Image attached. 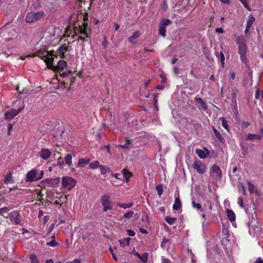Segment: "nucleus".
Instances as JSON below:
<instances>
[{
    "label": "nucleus",
    "mask_w": 263,
    "mask_h": 263,
    "mask_svg": "<svg viewBox=\"0 0 263 263\" xmlns=\"http://www.w3.org/2000/svg\"><path fill=\"white\" fill-rule=\"evenodd\" d=\"M87 20V16H85L83 18L84 22L82 25L74 28L72 37L73 39L78 36V40H81L83 42H88L90 40L89 35L91 33V30L88 27V24L85 22Z\"/></svg>",
    "instance_id": "f257e3e1"
},
{
    "label": "nucleus",
    "mask_w": 263,
    "mask_h": 263,
    "mask_svg": "<svg viewBox=\"0 0 263 263\" xmlns=\"http://www.w3.org/2000/svg\"><path fill=\"white\" fill-rule=\"evenodd\" d=\"M235 37H236V43L238 46V52L240 55V59L245 66L247 67L248 69L250 70L249 62L246 55L248 47L246 43L245 39L242 36H237L236 35H235ZM250 72H251V71H250Z\"/></svg>",
    "instance_id": "f03ea898"
},
{
    "label": "nucleus",
    "mask_w": 263,
    "mask_h": 263,
    "mask_svg": "<svg viewBox=\"0 0 263 263\" xmlns=\"http://www.w3.org/2000/svg\"><path fill=\"white\" fill-rule=\"evenodd\" d=\"M39 57L46 63L48 66L49 62L53 61L54 58H57V55L54 54V51L53 50L47 51L44 47L40 50H36L32 55H28L27 57Z\"/></svg>",
    "instance_id": "7ed1b4c3"
},
{
    "label": "nucleus",
    "mask_w": 263,
    "mask_h": 263,
    "mask_svg": "<svg viewBox=\"0 0 263 263\" xmlns=\"http://www.w3.org/2000/svg\"><path fill=\"white\" fill-rule=\"evenodd\" d=\"M19 32L17 28H13L12 27L6 28L0 33V37L4 39L5 41L8 42L11 40L15 39L18 35Z\"/></svg>",
    "instance_id": "20e7f679"
},
{
    "label": "nucleus",
    "mask_w": 263,
    "mask_h": 263,
    "mask_svg": "<svg viewBox=\"0 0 263 263\" xmlns=\"http://www.w3.org/2000/svg\"><path fill=\"white\" fill-rule=\"evenodd\" d=\"M45 16V14L43 11L37 12H29L27 14L26 17V22L28 23H31L37 22Z\"/></svg>",
    "instance_id": "39448f33"
},
{
    "label": "nucleus",
    "mask_w": 263,
    "mask_h": 263,
    "mask_svg": "<svg viewBox=\"0 0 263 263\" xmlns=\"http://www.w3.org/2000/svg\"><path fill=\"white\" fill-rule=\"evenodd\" d=\"M53 61L49 62L47 67L48 68L57 72L59 70H63L67 66V63L64 60H60L57 65H53Z\"/></svg>",
    "instance_id": "423d86ee"
},
{
    "label": "nucleus",
    "mask_w": 263,
    "mask_h": 263,
    "mask_svg": "<svg viewBox=\"0 0 263 263\" xmlns=\"http://www.w3.org/2000/svg\"><path fill=\"white\" fill-rule=\"evenodd\" d=\"M193 167L197 172L203 174L206 171V165L200 160L196 159L194 161Z\"/></svg>",
    "instance_id": "0eeeda50"
},
{
    "label": "nucleus",
    "mask_w": 263,
    "mask_h": 263,
    "mask_svg": "<svg viewBox=\"0 0 263 263\" xmlns=\"http://www.w3.org/2000/svg\"><path fill=\"white\" fill-rule=\"evenodd\" d=\"M109 196L106 194L102 196L101 198V202L103 206V211L106 212L108 210H111V201L109 200Z\"/></svg>",
    "instance_id": "6e6552de"
},
{
    "label": "nucleus",
    "mask_w": 263,
    "mask_h": 263,
    "mask_svg": "<svg viewBox=\"0 0 263 263\" xmlns=\"http://www.w3.org/2000/svg\"><path fill=\"white\" fill-rule=\"evenodd\" d=\"M37 171L36 169H32L28 171L26 175V182H33L40 180L37 178Z\"/></svg>",
    "instance_id": "1a4fd4ad"
},
{
    "label": "nucleus",
    "mask_w": 263,
    "mask_h": 263,
    "mask_svg": "<svg viewBox=\"0 0 263 263\" xmlns=\"http://www.w3.org/2000/svg\"><path fill=\"white\" fill-rule=\"evenodd\" d=\"M76 184V181L72 177H64L62 178V185L69 190L72 189Z\"/></svg>",
    "instance_id": "9d476101"
},
{
    "label": "nucleus",
    "mask_w": 263,
    "mask_h": 263,
    "mask_svg": "<svg viewBox=\"0 0 263 263\" xmlns=\"http://www.w3.org/2000/svg\"><path fill=\"white\" fill-rule=\"evenodd\" d=\"M211 173L212 176H214L218 180H220L222 178V171L220 167L216 164L213 165L211 170Z\"/></svg>",
    "instance_id": "9b49d317"
},
{
    "label": "nucleus",
    "mask_w": 263,
    "mask_h": 263,
    "mask_svg": "<svg viewBox=\"0 0 263 263\" xmlns=\"http://www.w3.org/2000/svg\"><path fill=\"white\" fill-rule=\"evenodd\" d=\"M9 217L10 220L16 225H21V216L19 212L15 211L9 214Z\"/></svg>",
    "instance_id": "f8f14e48"
},
{
    "label": "nucleus",
    "mask_w": 263,
    "mask_h": 263,
    "mask_svg": "<svg viewBox=\"0 0 263 263\" xmlns=\"http://www.w3.org/2000/svg\"><path fill=\"white\" fill-rule=\"evenodd\" d=\"M22 110V108L20 107L18 109H12L7 111L5 114V118L7 119L11 120L14 117L17 116Z\"/></svg>",
    "instance_id": "ddd939ff"
},
{
    "label": "nucleus",
    "mask_w": 263,
    "mask_h": 263,
    "mask_svg": "<svg viewBox=\"0 0 263 263\" xmlns=\"http://www.w3.org/2000/svg\"><path fill=\"white\" fill-rule=\"evenodd\" d=\"M68 47L66 44H63L58 48L57 53L54 52V54H57V57L59 56L60 58L64 59L65 58L64 52L68 51Z\"/></svg>",
    "instance_id": "4468645a"
},
{
    "label": "nucleus",
    "mask_w": 263,
    "mask_h": 263,
    "mask_svg": "<svg viewBox=\"0 0 263 263\" xmlns=\"http://www.w3.org/2000/svg\"><path fill=\"white\" fill-rule=\"evenodd\" d=\"M194 101H195L196 104L199 109H202L204 110H206L208 109L206 104L201 98L196 97L194 98Z\"/></svg>",
    "instance_id": "2eb2a0df"
},
{
    "label": "nucleus",
    "mask_w": 263,
    "mask_h": 263,
    "mask_svg": "<svg viewBox=\"0 0 263 263\" xmlns=\"http://www.w3.org/2000/svg\"><path fill=\"white\" fill-rule=\"evenodd\" d=\"M248 190L250 194H255V195L259 196L260 193L257 189L256 186L252 184L250 181H247Z\"/></svg>",
    "instance_id": "dca6fc26"
},
{
    "label": "nucleus",
    "mask_w": 263,
    "mask_h": 263,
    "mask_svg": "<svg viewBox=\"0 0 263 263\" xmlns=\"http://www.w3.org/2000/svg\"><path fill=\"white\" fill-rule=\"evenodd\" d=\"M39 155L43 159L47 160L51 156V152L48 148H43L41 149Z\"/></svg>",
    "instance_id": "f3484780"
},
{
    "label": "nucleus",
    "mask_w": 263,
    "mask_h": 263,
    "mask_svg": "<svg viewBox=\"0 0 263 263\" xmlns=\"http://www.w3.org/2000/svg\"><path fill=\"white\" fill-rule=\"evenodd\" d=\"M59 195V197L56 196L55 198H58V199H55L54 197L50 198L49 197H48V198L50 199L49 201L51 203L53 204H61V203L64 201L65 199H66V197H63L62 195H60L58 194Z\"/></svg>",
    "instance_id": "a211bd4d"
},
{
    "label": "nucleus",
    "mask_w": 263,
    "mask_h": 263,
    "mask_svg": "<svg viewBox=\"0 0 263 263\" xmlns=\"http://www.w3.org/2000/svg\"><path fill=\"white\" fill-rule=\"evenodd\" d=\"M262 136L259 134H248L245 140L247 141H254V140H258L260 141L262 139Z\"/></svg>",
    "instance_id": "6ab92c4d"
},
{
    "label": "nucleus",
    "mask_w": 263,
    "mask_h": 263,
    "mask_svg": "<svg viewBox=\"0 0 263 263\" xmlns=\"http://www.w3.org/2000/svg\"><path fill=\"white\" fill-rule=\"evenodd\" d=\"M171 244L172 242L171 241L170 239L166 238L165 237H163L160 246L161 248L165 249L166 248H170L171 247Z\"/></svg>",
    "instance_id": "aec40b11"
},
{
    "label": "nucleus",
    "mask_w": 263,
    "mask_h": 263,
    "mask_svg": "<svg viewBox=\"0 0 263 263\" xmlns=\"http://www.w3.org/2000/svg\"><path fill=\"white\" fill-rule=\"evenodd\" d=\"M140 33L139 31H135L131 36H129L127 39V41L129 43L134 44L136 42L135 40L137 39L140 36Z\"/></svg>",
    "instance_id": "412c9836"
},
{
    "label": "nucleus",
    "mask_w": 263,
    "mask_h": 263,
    "mask_svg": "<svg viewBox=\"0 0 263 263\" xmlns=\"http://www.w3.org/2000/svg\"><path fill=\"white\" fill-rule=\"evenodd\" d=\"M212 129L216 138L222 143H224L226 142V140L222 136L220 132L218 131L214 126L212 127Z\"/></svg>",
    "instance_id": "4be33fe9"
},
{
    "label": "nucleus",
    "mask_w": 263,
    "mask_h": 263,
    "mask_svg": "<svg viewBox=\"0 0 263 263\" xmlns=\"http://www.w3.org/2000/svg\"><path fill=\"white\" fill-rule=\"evenodd\" d=\"M181 206V203L180 197H177L175 198V202L173 205V209L174 210L178 211Z\"/></svg>",
    "instance_id": "5701e85b"
},
{
    "label": "nucleus",
    "mask_w": 263,
    "mask_h": 263,
    "mask_svg": "<svg viewBox=\"0 0 263 263\" xmlns=\"http://www.w3.org/2000/svg\"><path fill=\"white\" fill-rule=\"evenodd\" d=\"M227 215L228 218L231 222H233L235 220V214L232 210L228 209L227 210Z\"/></svg>",
    "instance_id": "b1692460"
},
{
    "label": "nucleus",
    "mask_w": 263,
    "mask_h": 263,
    "mask_svg": "<svg viewBox=\"0 0 263 263\" xmlns=\"http://www.w3.org/2000/svg\"><path fill=\"white\" fill-rule=\"evenodd\" d=\"M122 172L126 182H128L130 178L132 176V173L128 171V170L126 168H124Z\"/></svg>",
    "instance_id": "393cba45"
},
{
    "label": "nucleus",
    "mask_w": 263,
    "mask_h": 263,
    "mask_svg": "<svg viewBox=\"0 0 263 263\" xmlns=\"http://www.w3.org/2000/svg\"><path fill=\"white\" fill-rule=\"evenodd\" d=\"M195 153L201 159L206 158L208 155V154H206L203 150L198 148L196 149Z\"/></svg>",
    "instance_id": "a878e982"
},
{
    "label": "nucleus",
    "mask_w": 263,
    "mask_h": 263,
    "mask_svg": "<svg viewBox=\"0 0 263 263\" xmlns=\"http://www.w3.org/2000/svg\"><path fill=\"white\" fill-rule=\"evenodd\" d=\"M10 209L7 206H4L0 209V215L3 216L4 218H8V212Z\"/></svg>",
    "instance_id": "bb28decb"
},
{
    "label": "nucleus",
    "mask_w": 263,
    "mask_h": 263,
    "mask_svg": "<svg viewBox=\"0 0 263 263\" xmlns=\"http://www.w3.org/2000/svg\"><path fill=\"white\" fill-rule=\"evenodd\" d=\"M220 120L221 121V125L222 127L228 133H230V127L228 124V121L224 117L220 118Z\"/></svg>",
    "instance_id": "cd10ccee"
},
{
    "label": "nucleus",
    "mask_w": 263,
    "mask_h": 263,
    "mask_svg": "<svg viewBox=\"0 0 263 263\" xmlns=\"http://www.w3.org/2000/svg\"><path fill=\"white\" fill-rule=\"evenodd\" d=\"M89 160V159L80 158L79 159L77 165L78 167H84L86 165H87L88 163Z\"/></svg>",
    "instance_id": "c85d7f7f"
},
{
    "label": "nucleus",
    "mask_w": 263,
    "mask_h": 263,
    "mask_svg": "<svg viewBox=\"0 0 263 263\" xmlns=\"http://www.w3.org/2000/svg\"><path fill=\"white\" fill-rule=\"evenodd\" d=\"M238 92V91L237 89L236 88H233L232 89V92H231L232 101L233 103H234L235 104H236V103H237L236 96H237Z\"/></svg>",
    "instance_id": "c756f323"
},
{
    "label": "nucleus",
    "mask_w": 263,
    "mask_h": 263,
    "mask_svg": "<svg viewBox=\"0 0 263 263\" xmlns=\"http://www.w3.org/2000/svg\"><path fill=\"white\" fill-rule=\"evenodd\" d=\"M255 20V17L252 15H250L247 18L246 26L251 28Z\"/></svg>",
    "instance_id": "7c9ffc66"
},
{
    "label": "nucleus",
    "mask_w": 263,
    "mask_h": 263,
    "mask_svg": "<svg viewBox=\"0 0 263 263\" xmlns=\"http://www.w3.org/2000/svg\"><path fill=\"white\" fill-rule=\"evenodd\" d=\"M215 55L216 57L220 60L222 66L223 67L224 64V60H225V57L224 55V54L222 52H220V53H219L218 52H215Z\"/></svg>",
    "instance_id": "2f4dec72"
},
{
    "label": "nucleus",
    "mask_w": 263,
    "mask_h": 263,
    "mask_svg": "<svg viewBox=\"0 0 263 263\" xmlns=\"http://www.w3.org/2000/svg\"><path fill=\"white\" fill-rule=\"evenodd\" d=\"M192 205L194 209H197L198 211H202L203 209L202 208V206L200 203H196L194 200V199H192Z\"/></svg>",
    "instance_id": "473e14b6"
},
{
    "label": "nucleus",
    "mask_w": 263,
    "mask_h": 263,
    "mask_svg": "<svg viewBox=\"0 0 263 263\" xmlns=\"http://www.w3.org/2000/svg\"><path fill=\"white\" fill-rule=\"evenodd\" d=\"M72 155L70 154H67L65 157V162L68 166L72 165Z\"/></svg>",
    "instance_id": "72a5a7b5"
},
{
    "label": "nucleus",
    "mask_w": 263,
    "mask_h": 263,
    "mask_svg": "<svg viewBox=\"0 0 263 263\" xmlns=\"http://www.w3.org/2000/svg\"><path fill=\"white\" fill-rule=\"evenodd\" d=\"M117 205L123 209L130 208L133 206V203L130 202L128 203H122L120 202H118L117 203Z\"/></svg>",
    "instance_id": "f704fd0d"
},
{
    "label": "nucleus",
    "mask_w": 263,
    "mask_h": 263,
    "mask_svg": "<svg viewBox=\"0 0 263 263\" xmlns=\"http://www.w3.org/2000/svg\"><path fill=\"white\" fill-rule=\"evenodd\" d=\"M165 220L169 224L172 225L174 224L175 222L176 221L177 218L175 217L174 218L170 216H166L165 218Z\"/></svg>",
    "instance_id": "c9c22d12"
},
{
    "label": "nucleus",
    "mask_w": 263,
    "mask_h": 263,
    "mask_svg": "<svg viewBox=\"0 0 263 263\" xmlns=\"http://www.w3.org/2000/svg\"><path fill=\"white\" fill-rule=\"evenodd\" d=\"M171 22H172L168 18H164L161 20L159 25L165 27L166 26L171 24Z\"/></svg>",
    "instance_id": "e433bc0d"
},
{
    "label": "nucleus",
    "mask_w": 263,
    "mask_h": 263,
    "mask_svg": "<svg viewBox=\"0 0 263 263\" xmlns=\"http://www.w3.org/2000/svg\"><path fill=\"white\" fill-rule=\"evenodd\" d=\"M166 31L165 27L159 25V34L163 37H165Z\"/></svg>",
    "instance_id": "4c0bfd02"
},
{
    "label": "nucleus",
    "mask_w": 263,
    "mask_h": 263,
    "mask_svg": "<svg viewBox=\"0 0 263 263\" xmlns=\"http://www.w3.org/2000/svg\"><path fill=\"white\" fill-rule=\"evenodd\" d=\"M101 165L100 164V163L98 161H95L89 163V167L91 169H96L98 167L100 168Z\"/></svg>",
    "instance_id": "58836bf2"
},
{
    "label": "nucleus",
    "mask_w": 263,
    "mask_h": 263,
    "mask_svg": "<svg viewBox=\"0 0 263 263\" xmlns=\"http://www.w3.org/2000/svg\"><path fill=\"white\" fill-rule=\"evenodd\" d=\"M130 240V238L127 237L126 239H123V240H119V242L121 246H124L125 245H127V246L129 245Z\"/></svg>",
    "instance_id": "ea45409f"
},
{
    "label": "nucleus",
    "mask_w": 263,
    "mask_h": 263,
    "mask_svg": "<svg viewBox=\"0 0 263 263\" xmlns=\"http://www.w3.org/2000/svg\"><path fill=\"white\" fill-rule=\"evenodd\" d=\"M156 190L157 191V194L159 196H161L163 191V186L162 184H159L156 186Z\"/></svg>",
    "instance_id": "a19ab883"
},
{
    "label": "nucleus",
    "mask_w": 263,
    "mask_h": 263,
    "mask_svg": "<svg viewBox=\"0 0 263 263\" xmlns=\"http://www.w3.org/2000/svg\"><path fill=\"white\" fill-rule=\"evenodd\" d=\"M31 263H39V260L36 256L34 254H31L30 256Z\"/></svg>",
    "instance_id": "79ce46f5"
},
{
    "label": "nucleus",
    "mask_w": 263,
    "mask_h": 263,
    "mask_svg": "<svg viewBox=\"0 0 263 263\" xmlns=\"http://www.w3.org/2000/svg\"><path fill=\"white\" fill-rule=\"evenodd\" d=\"M12 180V175L11 173H9L7 176L5 177L4 179V183L5 184H8L11 182V180Z\"/></svg>",
    "instance_id": "37998d69"
},
{
    "label": "nucleus",
    "mask_w": 263,
    "mask_h": 263,
    "mask_svg": "<svg viewBox=\"0 0 263 263\" xmlns=\"http://www.w3.org/2000/svg\"><path fill=\"white\" fill-rule=\"evenodd\" d=\"M47 245L55 247L59 245V243L54 239H51L49 242H47Z\"/></svg>",
    "instance_id": "c03bdc74"
},
{
    "label": "nucleus",
    "mask_w": 263,
    "mask_h": 263,
    "mask_svg": "<svg viewBox=\"0 0 263 263\" xmlns=\"http://www.w3.org/2000/svg\"><path fill=\"white\" fill-rule=\"evenodd\" d=\"M132 144L131 141L127 138H125V144L123 145H120L119 146L123 148H128L129 145Z\"/></svg>",
    "instance_id": "a18cd8bd"
},
{
    "label": "nucleus",
    "mask_w": 263,
    "mask_h": 263,
    "mask_svg": "<svg viewBox=\"0 0 263 263\" xmlns=\"http://www.w3.org/2000/svg\"><path fill=\"white\" fill-rule=\"evenodd\" d=\"M134 215V212L132 211H129L124 214V217L125 218L128 219V218L133 217Z\"/></svg>",
    "instance_id": "49530a36"
},
{
    "label": "nucleus",
    "mask_w": 263,
    "mask_h": 263,
    "mask_svg": "<svg viewBox=\"0 0 263 263\" xmlns=\"http://www.w3.org/2000/svg\"><path fill=\"white\" fill-rule=\"evenodd\" d=\"M140 259L144 263H146L147 261V254L146 253L141 255V257Z\"/></svg>",
    "instance_id": "de8ad7c7"
},
{
    "label": "nucleus",
    "mask_w": 263,
    "mask_h": 263,
    "mask_svg": "<svg viewBox=\"0 0 263 263\" xmlns=\"http://www.w3.org/2000/svg\"><path fill=\"white\" fill-rule=\"evenodd\" d=\"M240 2L243 4V6L247 8L249 11H251L248 4V0H239Z\"/></svg>",
    "instance_id": "09e8293b"
},
{
    "label": "nucleus",
    "mask_w": 263,
    "mask_h": 263,
    "mask_svg": "<svg viewBox=\"0 0 263 263\" xmlns=\"http://www.w3.org/2000/svg\"><path fill=\"white\" fill-rule=\"evenodd\" d=\"M100 172L101 174L104 175L107 172V167L104 166L103 165H101L100 166Z\"/></svg>",
    "instance_id": "8fccbe9b"
},
{
    "label": "nucleus",
    "mask_w": 263,
    "mask_h": 263,
    "mask_svg": "<svg viewBox=\"0 0 263 263\" xmlns=\"http://www.w3.org/2000/svg\"><path fill=\"white\" fill-rule=\"evenodd\" d=\"M69 73L72 74L71 71L69 70L67 71H64V72H62V73H60L59 74H60V76L62 77L65 78L66 77H68Z\"/></svg>",
    "instance_id": "3c124183"
},
{
    "label": "nucleus",
    "mask_w": 263,
    "mask_h": 263,
    "mask_svg": "<svg viewBox=\"0 0 263 263\" xmlns=\"http://www.w3.org/2000/svg\"><path fill=\"white\" fill-rule=\"evenodd\" d=\"M243 201V198L242 197H238V199H237V203L239 204V205L240 206V207H241V208H244Z\"/></svg>",
    "instance_id": "603ef678"
},
{
    "label": "nucleus",
    "mask_w": 263,
    "mask_h": 263,
    "mask_svg": "<svg viewBox=\"0 0 263 263\" xmlns=\"http://www.w3.org/2000/svg\"><path fill=\"white\" fill-rule=\"evenodd\" d=\"M250 123L248 121H242L241 123L242 128L246 129L250 125Z\"/></svg>",
    "instance_id": "864d4df0"
},
{
    "label": "nucleus",
    "mask_w": 263,
    "mask_h": 263,
    "mask_svg": "<svg viewBox=\"0 0 263 263\" xmlns=\"http://www.w3.org/2000/svg\"><path fill=\"white\" fill-rule=\"evenodd\" d=\"M109 250L110 253L111 254L112 258H114V259L116 261H117L118 259H117L116 255L114 253L113 249H112V248L111 247H109Z\"/></svg>",
    "instance_id": "5fc2aeb1"
},
{
    "label": "nucleus",
    "mask_w": 263,
    "mask_h": 263,
    "mask_svg": "<svg viewBox=\"0 0 263 263\" xmlns=\"http://www.w3.org/2000/svg\"><path fill=\"white\" fill-rule=\"evenodd\" d=\"M102 44L103 46V48L105 49L108 46V42L105 36L104 37V41L102 42Z\"/></svg>",
    "instance_id": "6e6d98bb"
},
{
    "label": "nucleus",
    "mask_w": 263,
    "mask_h": 263,
    "mask_svg": "<svg viewBox=\"0 0 263 263\" xmlns=\"http://www.w3.org/2000/svg\"><path fill=\"white\" fill-rule=\"evenodd\" d=\"M153 101H154V105H155V106L156 108H157V102H158V97L157 95H154V99H153Z\"/></svg>",
    "instance_id": "4d7b16f0"
},
{
    "label": "nucleus",
    "mask_w": 263,
    "mask_h": 263,
    "mask_svg": "<svg viewBox=\"0 0 263 263\" xmlns=\"http://www.w3.org/2000/svg\"><path fill=\"white\" fill-rule=\"evenodd\" d=\"M127 232L130 236H134L135 235V232L132 230H127Z\"/></svg>",
    "instance_id": "13d9d810"
},
{
    "label": "nucleus",
    "mask_w": 263,
    "mask_h": 263,
    "mask_svg": "<svg viewBox=\"0 0 263 263\" xmlns=\"http://www.w3.org/2000/svg\"><path fill=\"white\" fill-rule=\"evenodd\" d=\"M162 263H171L170 260L167 258H164L163 256L161 257Z\"/></svg>",
    "instance_id": "bf43d9fd"
},
{
    "label": "nucleus",
    "mask_w": 263,
    "mask_h": 263,
    "mask_svg": "<svg viewBox=\"0 0 263 263\" xmlns=\"http://www.w3.org/2000/svg\"><path fill=\"white\" fill-rule=\"evenodd\" d=\"M76 80V77H73V76H71L70 77V85H72L75 82Z\"/></svg>",
    "instance_id": "052dcab7"
},
{
    "label": "nucleus",
    "mask_w": 263,
    "mask_h": 263,
    "mask_svg": "<svg viewBox=\"0 0 263 263\" xmlns=\"http://www.w3.org/2000/svg\"><path fill=\"white\" fill-rule=\"evenodd\" d=\"M139 231L142 234H148L147 231L144 228H140L139 229Z\"/></svg>",
    "instance_id": "680f3d73"
},
{
    "label": "nucleus",
    "mask_w": 263,
    "mask_h": 263,
    "mask_svg": "<svg viewBox=\"0 0 263 263\" xmlns=\"http://www.w3.org/2000/svg\"><path fill=\"white\" fill-rule=\"evenodd\" d=\"M12 128H13L12 124L11 123H9L8 125V133L9 135H10V131L12 129Z\"/></svg>",
    "instance_id": "e2e57ef3"
},
{
    "label": "nucleus",
    "mask_w": 263,
    "mask_h": 263,
    "mask_svg": "<svg viewBox=\"0 0 263 263\" xmlns=\"http://www.w3.org/2000/svg\"><path fill=\"white\" fill-rule=\"evenodd\" d=\"M215 30L219 33H223L224 32V30L222 28H217Z\"/></svg>",
    "instance_id": "0e129e2a"
},
{
    "label": "nucleus",
    "mask_w": 263,
    "mask_h": 263,
    "mask_svg": "<svg viewBox=\"0 0 263 263\" xmlns=\"http://www.w3.org/2000/svg\"><path fill=\"white\" fill-rule=\"evenodd\" d=\"M241 187L242 190L243 195H247V191H246V188H245V187L242 184H241Z\"/></svg>",
    "instance_id": "69168bd1"
},
{
    "label": "nucleus",
    "mask_w": 263,
    "mask_h": 263,
    "mask_svg": "<svg viewBox=\"0 0 263 263\" xmlns=\"http://www.w3.org/2000/svg\"><path fill=\"white\" fill-rule=\"evenodd\" d=\"M255 263H263V260L260 257H258L256 260Z\"/></svg>",
    "instance_id": "338daca9"
},
{
    "label": "nucleus",
    "mask_w": 263,
    "mask_h": 263,
    "mask_svg": "<svg viewBox=\"0 0 263 263\" xmlns=\"http://www.w3.org/2000/svg\"><path fill=\"white\" fill-rule=\"evenodd\" d=\"M81 260L79 258H75L71 263H80Z\"/></svg>",
    "instance_id": "774afa93"
}]
</instances>
